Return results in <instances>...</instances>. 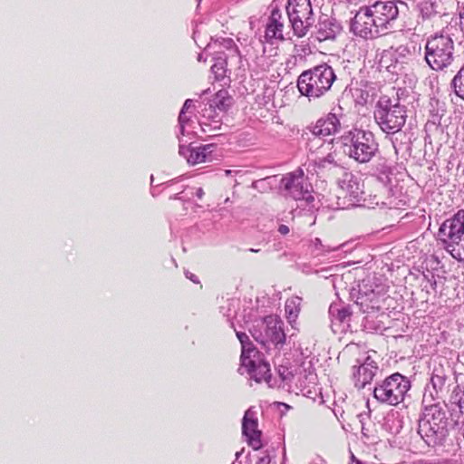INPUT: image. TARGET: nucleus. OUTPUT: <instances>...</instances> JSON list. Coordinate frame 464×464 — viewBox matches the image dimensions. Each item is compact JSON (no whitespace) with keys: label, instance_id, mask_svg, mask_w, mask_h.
Listing matches in <instances>:
<instances>
[{"label":"nucleus","instance_id":"nucleus-1","mask_svg":"<svg viewBox=\"0 0 464 464\" xmlns=\"http://www.w3.org/2000/svg\"><path fill=\"white\" fill-rule=\"evenodd\" d=\"M335 79L333 68L323 63L304 71L297 79V88L302 95L317 99L331 89Z\"/></svg>","mask_w":464,"mask_h":464},{"label":"nucleus","instance_id":"nucleus-2","mask_svg":"<svg viewBox=\"0 0 464 464\" xmlns=\"http://www.w3.org/2000/svg\"><path fill=\"white\" fill-rule=\"evenodd\" d=\"M444 249L456 260L464 261V210L446 219L438 232Z\"/></svg>","mask_w":464,"mask_h":464},{"label":"nucleus","instance_id":"nucleus-3","mask_svg":"<svg viewBox=\"0 0 464 464\" xmlns=\"http://www.w3.org/2000/svg\"><path fill=\"white\" fill-rule=\"evenodd\" d=\"M343 153L359 163L369 162L379 150L371 132L354 129L341 137Z\"/></svg>","mask_w":464,"mask_h":464},{"label":"nucleus","instance_id":"nucleus-4","mask_svg":"<svg viewBox=\"0 0 464 464\" xmlns=\"http://www.w3.org/2000/svg\"><path fill=\"white\" fill-rule=\"evenodd\" d=\"M374 118L382 131L396 133L404 126L406 121L405 107L400 104L398 99L392 100L386 95L380 98L374 111Z\"/></svg>","mask_w":464,"mask_h":464},{"label":"nucleus","instance_id":"nucleus-5","mask_svg":"<svg viewBox=\"0 0 464 464\" xmlns=\"http://www.w3.org/2000/svg\"><path fill=\"white\" fill-rule=\"evenodd\" d=\"M454 50V42L449 35H435L426 43L425 61L432 70L442 71L452 64Z\"/></svg>","mask_w":464,"mask_h":464},{"label":"nucleus","instance_id":"nucleus-6","mask_svg":"<svg viewBox=\"0 0 464 464\" xmlns=\"http://www.w3.org/2000/svg\"><path fill=\"white\" fill-rule=\"evenodd\" d=\"M410 389L411 382L402 374L395 372L374 388L373 397L381 403L397 406L404 401Z\"/></svg>","mask_w":464,"mask_h":464},{"label":"nucleus","instance_id":"nucleus-7","mask_svg":"<svg viewBox=\"0 0 464 464\" xmlns=\"http://www.w3.org/2000/svg\"><path fill=\"white\" fill-rule=\"evenodd\" d=\"M286 13L294 34L305 36L314 24L311 0H288Z\"/></svg>","mask_w":464,"mask_h":464},{"label":"nucleus","instance_id":"nucleus-8","mask_svg":"<svg viewBox=\"0 0 464 464\" xmlns=\"http://www.w3.org/2000/svg\"><path fill=\"white\" fill-rule=\"evenodd\" d=\"M283 324L284 323L279 317L268 315L254 327L251 334L263 346L268 343L283 344L285 341Z\"/></svg>","mask_w":464,"mask_h":464},{"label":"nucleus","instance_id":"nucleus-9","mask_svg":"<svg viewBox=\"0 0 464 464\" xmlns=\"http://www.w3.org/2000/svg\"><path fill=\"white\" fill-rule=\"evenodd\" d=\"M366 7L382 34H386V32L391 29L392 23L394 22L399 15L397 3L393 1H378Z\"/></svg>","mask_w":464,"mask_h":464},{"label":"nucleus","instance_id":"nucleus-10","mask_svg":"<svg viewBox=\"0 0 464 464\" xmlns=\"http://www.w3.org/2000/svg\"><path fill=\"white\" fill-rule=\"evenodd\" d=\"M445 412L437 404L425 407L419 420V433L421 436L430 437L443 430Z\"/></svg>","mask_w":464,"mask_h":464},{"label":"nucleus","instance_id":"nucleus-11","mask_svg":"<svg viewBox=\"0 0 464 464\" xmlns=\"http://www.w3.org/2000/svg\"><path fill=\"white\" fill-rule=\"evenodd\" d=\"M351 31L363 39H372L382 34L366 6L361 7L354 15Z\"/></svg>","mask_w":464,"mask_h":464},{"label":"nucleus","instance_id":"nucleus-12","mask_svg":"<svg viewBox=\"0 0 464 464\" xmlns=\"http://www.w3.org/2000/svg\"><path fill=\"white\" fill-rule=\"evenodd\" d=\"M242 433L246 440L254 450L262 448V431L258 429V420L255 413L250 410L245 412L242 420Z\"/></svg>","mask_w":464,"mask_h":464},{"label":"nucleus","instance_id":"nucleus-13","mask_svg":"<svg viewBox=\"0 0 464 464\" xmlns=\"http://www.w3.org/2000/svg\"><path fill=\"white\" fill-rule=\"evenodd\" d=\"M281 184L288 195L295 200L305 198V194L308 193L307 188L304 187V172L302 169H296L284 176Z\"/></svg>","mask_w":464,"mask_h":464},{"label":"nucleus","instance_id":"nucleus-14","mask_svg":"<svg viewBox=\"0 0 464 464\" xmlns=\"http://www.w3.org/2000/svg\"><path fill=\"white\" fill-rule=\"evenodd\" d=\"M287 28L282 12L275 9L268 19L265 37L267 41L274 39L283 41L285 39V35L289 34Z\"/></svg>","mask_w":464,"mask_h":464},{"label":"nucleus","instance_id":"nucleus-15","mask_svg":"<svg viewBox=\"0 0 464 464\" xmlns=\"http://www.w3.org/2000/svg\"><path fill=\"white\" fill-rule=\"evenodd\" d=\"M211 146H180L179 154L187 159L191 165L206 162L211 160Z\"/></svg>","mask_w":464,"mask_h":464},{"label":"nucleus","instance_id":"nucleus-16","mask_svg":"<svg viewBox=\"0 0 464 464\" xmlns=\"http://www.w3.org/2000/svg\"><path fill=\"white\" fill-rule=\"evenodd\" d=\"M363 183L353 175L343 179L342 185L343 197L347 198L350 205H355L360 201L363 194Z\"/></svg>","mask_w":464,"mask_h":464},{"label":"nucleus","instance_id":"nucleus-17","mask_svg":"<svg viewBox=\"0 0 464 464\" xmlns=\"http://www.w3.org/2000/svg\"><path fill=\"white\" fill-rule=\"evenodd\" d=\"M340 121L335 114L329 113L319 120L314 126V133L323 137L335 134L340 130Z\"/></svg>","mask_w":464,"mask_h":464},{"label":"nucleus","instance_id":"nucleus-18","mask_svg":"<svg viewBox=\"0 0 464 464\" xmlns=\"http://www.w3.org/2000/svg\"><path fill=\"white\" fill-rule=\"evenodd\" d=\"M245 368L256 382H268L271 379L270 365L263 360H254L252 367Z\"/></svg>","mask_w":464,"mask_h":464},{"label":"nucleus","instance_id":"nucleus-19","mask_svg":"<svg viewBox=\"0 0 464 464\" xmlns=\"http://www.w3.org/2000/svg\"><path fill=\"white\" fill-rule=\"evenodd\" d=\"M341 27L330 19H324L319 23L316 32V39L319 42L334 40L340 34Z\"/></svg>","mask_w":464,"mask_h":464},{"label":"nucleus","instance_id":"nucleus-20","mask_svg":"<svg viewBox=\"0 0 464 464\" xmlns=\"http://www.w3.org/2000/svg\"><path fill=\"white\" fill-rule=\"evenodd\" d=\"M353 378L355 387L362 389L366 384L370 383L375 373L370 364H361L359 366H353Z\"/></svg>","mask_w":464,"mask_h":464},{"label":"nucleus","instance_id":"nucleus-21","mask_svg":"<svg viewBox=\"0 0 464 464\" xmlns=\"http://www.w3.org/2000/svg\"><path fill=\"white\" fill-rule=\"evenodd\" d=\"M360 305L363 313H371L379 311L382 308L383 298L380 294H376L372 291L364 297L360 298Z\"/></svg>","mask_w":464,"mask_h":464},{"label":"nucleus","instance_id":"nucleus-22","mask_svg":"<svg viewBox=\"0 0 464 464\" xmlns=\"http://www.w3.org/2000/svg\"><path fill=\"white\" fill-rule=\"evenodd\" d=\"M417 7L424 19H430L440 13V5L431 0H418Z\"/></svg>","mask_w":464,"mask_h":464},{"label":"nucleus","instance_id":"nucleus-23","mask_svg":"<svg viewBox=\"0 0 464 464\" xmlns=\"http://www.w3.org/2000/svg\"><path fill=\"white\" fill-rule=\"evenodd\" d=\"M241 352V362L243 367H252L253 362L258 355V351L255 348L253 343L249 341L243 344Z\"/></svg>","mask_w":464,"mask_h":464},{"label":"nucleus","instance_id":"nucleus-24","mask_svg":"<svg viewBox=\"0 0 464 464\" xmlns=\"http://www.w3.org/2000/svg\"><path fill=\"white\" fill-rule=\"evenodd\" d=\"M301 298L291 297L286 300L285 311L286 317L290 323L295 322L300 312Z\"/></svg>","mask_w":464,"mask_h":464},{"label":"nucleus","instance_id":"nucleus-25","mask_svg":"<svg viewBox=\"0 0 464 464\" xmlns=\"http://www.w3.org/2000/svg\"><path fill=\"white\" fill-rule=\"evenodd\" d=\"M211 106L225 111L230 105V97L225 90L218 91L212 99Z\"/></svg>","mask_w":464,"mask_h":464},{"label":"nucleus","instance_id":"nucleus-26","mask_svg":"<svg viewBox=\"0 0 464 464\" xmlns=\"http://www.w3.org/2000/svg\"><path fill=\"white\" fill-rule=\"evenodd\" d=\"M451 84L456 95L464 100V65L454 76Z\"/></svg>","mask_w":464,"mask_h":464},{"label":"nucleus","instance_id":"nucleus-27","mask_svg":"<svg viewBox=\"0 0 464 464\" xmlns=\"http://www.w3.org/2000/svg\"><path fill=\"white\" fill-rule=\"evenodd\" d=\"M224 45L227 50L231 53V57L236 56L238 58V61L240 62V53L238 48L235 45L232 39H226L224 40Z\"/></svg>","mask_w":464,"mask_h":464},{"label":"nucleus","instance_id":"nucleus-28","mask_svg":"<svg viewBox=\"0 0 464 464\" xmlns=\"http://www.w3.org/2000/svg\"><path fill=\"white\" fill-rule=\"evenodd\" d=\"M454 403L459 406L460 412H464V390L455 392L453 395Z\"/></svg>","mask_w":464,"mask_h":464},{"label":"nucleus","instance_id":"nucleus-29","mask_svg":"<svg viewBox=\"0 0 464 464\" xmlns=\"http://www.w3.org/2000/svg\"><path fill=\"white\" fill-rule=\"evenodd\" d=\"M295 51L299 55L311 53L310 47L307 44L306 45H295Z\"/></svg>","mask_w":464,"mask_h":464},{"label":"nucleus","instance_id":"nucleus-30","mask_svg":"<svg viewBox=\"0 0 464 464\" xmlns=\"http://www.w3.org/2000/svg\"><path fill=\"white\" fill-rule=\"evenodd\" d=\"M237 336L241 343V346L250 341L248 335L245 333L237 332Z\"/></svg>","mask_w":464,"mask_h":464},{"label":"nucleus","instance_id":"nucleus-31","mask_svg":"<svg viewBox=\"0 0 464 464\" xmlns=\"http://www.w3.org/2000/svg\"><path fill=\"white\" fill-rule=\"evenodd\" d=\"M271 459L268 454H264L258 458L256 464H270Z\"/></svg>","mask_w":464,"mask_h":464},{"label":"nucleus","instance_id":"nucleus-32","mask_svg":"<svg viewBox=\"0 0 464 464\" xmlns=\"http://www.w3.org/2000/svg\"><path fill=\"white\" fill-rule=\"evenodd\" d=\"M278 232L281 235H286L289 233V227L286 225H280L278 227Z\"/></svg>","mask_w":464,"mask_h":464},{"label":"nucleus","instance_id":"nucleus-33","mask_svg":"<svg viewBox=\"0 0 464 464\" xmlns=\"http://www.w3.org/2000/svg\"><path fill=\"white\" fill-rule=\"evenodd\" d=\"M437 464H459L457 460L453 459H440L437 461Z\"/></svg>","mask_w":464,"mask_h":464},{"label":"nucleus","instance_id":"nucleus-34","mask_svg":"<svg viewBox=\"0 0 464 464\" xmlns=\"http://www.w3.org/2000/svg\"><path fill=\"white\" fill-rule=\"evenodd\" d=\"M352 464H363L360 459H356L354 455H352Z\"/></svg>","mask_w":464,"mask_h":464},{"label":"nucleus","instance_id":"nucleus-35","mask_svg":"<svg viewBox=\"0 0 464 464\" xmlns=\"http://www.w3.org/2000/svg\"><path fill=\"white\" fill-rule=\"evenodd\" d=\"M416 464H437V462H432V461H428V460L420 459V460L417 461Z\"/></svg>","mask_w":464,"mask_h":464},{"label":"nucleus","instance_id":"nucleus-36","mask_svg":"<svg viewBox=\"0 0 464 464\" xmlns=\"http://www.w3.org/2000/svg\"><path fill=\"white\" fill-rule=\"evenodd\" d=\"M197 194H198V197L199 198H202V195H203V190H202V188H199V189L198 190V193H197Z\"/></svg>","mask_w":464,"mask_h":464},{"label":"nucleus","instance_id":"nucleus-37","mask_svg":"<svg viewBox=\"0 0 464 464\" xmlns=\"http://www.w3.org/2000/svg\"><path fill=\"white\" fill-rule=\"evenodd\" d=\"M346 315V311H343L340 313L341 319L343 320Z\"/></svg>","mask_w":464,"mask_h":464},{"label":"nucleus","instance_id":"nucleus-38","mask_svg":"<svg viewBox=\"0 0 464 464\" xmlns=\"http://www.w3.org/2000/svg\"><path fill=\"white\" fill-rule=\"evenodd\" d=\"M190 279H191L193 282H195V283H198V280H195V277H190Z\"/></svg>","mask_w":464,"mask_h":464},{"label":"nucleus","instance_id":"nucleus-39","mask_svg":"<svg viewBox=\"0 0 464 464\" xmlns=\"http://www.w3.org/2000/svg\"><path fill=\"white\" fill-rule=\"evenodd\" d=\"M228 202H229V198H227L225 199V203H228Z\"/></svg>","mask_w":464,"mask_h":464},{"label":"nucleus","instance_id":"nucleus-40","mask_svg":"<svg viewBox=\"0 0 464 464\" xmlns=\"http://www.w3.org/2000/svg\"><path fill=\"white\" fill-rule=\"evenodd\" d=\"M216 67H217V65H216V64H215V65H213V66H212V71H214V72H215V68H216Z\"/></svg>","mask_w":464,"mask_h":464},{"label":"nucleus","instance_id":"nucleus-41","mask_svg":"<svg viewBox=\"0 0 464 464\" xmlns=\"http://www.w3.org/2000/svg\"><path fill=\"white\" fill-rule=\"evenodd\" d=\"M250 251H251V252H257V250L253 249V248H251V249H250Z\"/></svg>","mask_w":464,"mask_h":464}]
</instances>
